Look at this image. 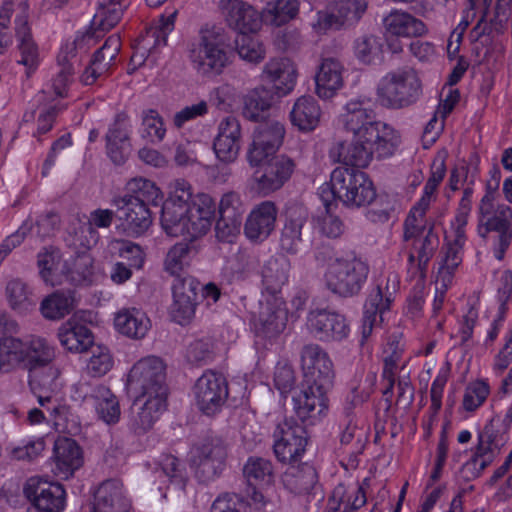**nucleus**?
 Wrapping results in <instances>:
<instances>
[{"instance_id": "f257e3e1", "label": "nucleus", "mask_w": 512, "mask_h": 512, "mask_svg": "<svg viewBox=\"0 0 512 512\" xmlns=\"http://www.w3.org/2000/svg\"><path fill=\"white\" fill-rule=\"evenodd\" d=\"M376 101L366 95L350 99L340 115L346 131L352 133L353 140L349 146L337 144L331 154L337 150V161L358 167H367L374 155L379 159L392 156L400 139L396 130L377 119Z\"/></svg>"}, {"instance_id": "f03ea898", "label": "nucleus", "mask_w": 512, "mask_h": 512, "mask_svg": "<svg viewBox=\"0 0 512 512\" xmlns=\"http://www.w3.org/2000/svg\"><path fill=\"white\" fill-rule=\"evenodd\" d=\"M214 214V200L210 195L202 193L195 196L192 208L165 201L160 221L167 235L182 236L193 241L209 231Z\"/></svg>"}, {"instance_id": "7ed1b4c3", "label": "nucleus", "mask_w": 512, "mask_h": 512, "mask_svg": "<svg viewBox=\"0 0 512 512\" xmlns=\"http://www.w3.org/2000/svg\"><path fill=\"white\" fill-rule=\"evenodd\" d=\"M55 358V350L45 338L30 335L0 337V373H10L23 365L31 373L46 375V368Z\"/></svg>"}, {"instance_id": "20e7f679", "label": "nucleus", "mask_w": 512, "mask_h": 512, "mask_svg": "<svg viewBox=\"0 0 512 512\" xmlns=\"http://www.w3.org/2000/svg\"><path fill=\"white\" fill-rule=\"evenodd\" d=\"M369 274V265L354 252L329 258L324 274L326 288L339 297L358 295Z\"/></svg>"}, {"instance_id": "39448f33", "label": "nucleus", "mask_w": 512, "mask_h": 512, "mask_svg": "<svg viewBox=\"0 0 512 512\" xmlns=\"http://www.w3.org/2000/svg\"><path fill=\"white\" fill-rule=\"evenodd\" d=\"M226 37L216 27H203L188 45V58L201 75H219L229 63Z\"/></svg>"}, {"instance_id": "423d86ee", "label": "nucleus", "mask_w": 512, "mask_h": 512, "mask_svg": "<svg viewBox=\"0 0 512 512\" xmlns=\"http://www.w3.org/2000/svg\"><path fill=\"white\" fill-rule=\"evenodd\" d=\"M335 168L330 177L331 194L348 207H363L376 198V190L368 175L358 166L344 164ZM326 188H322L324 193Z\"/></svg>"}, {"instance_id": "0eeeda50", "label": "nucleus", "mask_w": 512, "mask_h": 512, "mask_svg": "<svg viewBox=\"0 0 512 512\" xmlns=\"http://www.w3.org/2000/svg\"><path fill=\"white\" fill-rule=\"evenodd\" d=\"M58 376L59 372L56 368L48 367L46 375L35 373L29 384L39 405L48 413L55 428L62 432L75 433L79 430L78 418L72 413L69 406L58 403L57 399L52 396L57 388Z\"/></svg>"}, {"instance_id": "6e6552de", "label": "nucleus", "mask_w": 512, "mask_h": 512, "mask_svg": "<svg viewBox=\"0 0 512 512\" xmlns=\"http://www.w3.org/2000/svg\"><path fill=\"white\" fill-rule=\"evenodd\" d=\"M421 95V82L412 68L388 73L377 88L380 104L389 109H402L414 104Z\"/></svg>"}, {"instance_id": "1a4fd4ad", "label": "nucleus", "mask_w": 512, "mask_h": 512, "mask_svg": "<svg viewBox=\"0 0 512 512\" xmlns=\"http://www.w3.org/2000/svg\"><path fill=\"white\" fill-rule=\"evenodd\" d=\"M165 366L162 360L155 356L140 359L131 368L127 389L136 397V405L144 398L157 397L167 398V387L165 384Z\"/></svg>"}, {"instance_id": "9d476101", "label": "nucleus", "mask_w": 512, "mask_h": 512, "mask_svg": "<svg viewBox=\"0 0 512 512\" xmlns=\"http://www.w3.org/2000/svg\"><path fill=\"white\" fill-rule=\"evenodd\" d=\"M273 450L278 461L292 464L305 452L307 432L293 419H284L273 433Z\"/></svg>"}, {"instance_id": "9b49d317", "label": "nucleus", "mask_w": 512, "mask_h": 512, "mask_svg": "<svg viewBox=\"0 0 512 512\" xmlns=\"http://www.w3.org/2000/svg\"><path fill=\"white\" fill-rule=\"evenodd\" d=\"M284 135V125L278 121L270 120L258 124L247 150L246 158L249 165L259 166L275 155L283 143Z\"/></svg>"}, {"instance_id": "f8f14e48", "label": "nucleus", "mask_w": 512, "mask_h": 512, "mask_svg": "<svg viewBox=\"0 0 512 512\" xmlns=\"http://www.w3.org/2000/svg\"><path fill=\"white\" fill-rule=\"evenodd\" d=\"M257 167L252 176L255 189L263 195H268L282 188L290 180L296 164L292 158L280 154L269 157Z\"/></svg>"}, {"instance_id": "ddd939ff", "label": "nucleus", "mask_w": 512, "mask_h": 512, "mask_svg": "<svg viewBox=\"0 0 512 512\" xmlns=\"http://www.w3.org/2000/svg\"><path fill=\"white\" fill-rule=\"evenodd\" d=\"M304 385L329 391L333 386V364L327 353L317 344H308L301 351Z\"/></svg>"}, {"instance_id": "4468645a", "label": "nucleus", "mask_w": 512, "mask_h": 512, "mask_svg": "<svg viewBox=\"0 0 512 512\" xmlns=\"http://www.w3.org/2000/svg\"><path fill=\"white\" fill-rule=\"evenodd\" d=\"M197 407L206 415H213L220 410L228 397L225 378L214 371H206L193 387Z\"/></svg>"}, {"instance_id": "2eb2a0df", "label": "nucleus", "mask_w": 512, "mask_h": 512, "mask_svg": "<svg viewBox=\"0 0 512 512\" xmlns=\"http://www.w3.org/2000/svg\"><path fill=\"white\" fill-rule=\"evenodd\" d=\"M496 232L495 257L502 260L512 240V209L499 204L494 210L479 215V234L485 238L489 232Z\"/></svg>"}, {"instance_id": "dca6fc26", "label": "nucleus", "mask_w": 512, "mask_h": 512, "mask_svg": "<svg viewBox=\"0 0 512 512\" xmlns=\"http://www.w3.org/2000/svg\"><path fill=\"white\" fill-rule=\"evenodd\" d=\"M24 494L39 511L62 512L65 508L66 492L60 483L31 477L25 484Z\"/></svg>"}, {"instance_id": "f3484780", "label": "nucleus", "mask_w": 512, "mask_h": 512, "mask_svg": "<svg viewBox=\"0 0 512 512\" xmlns=\"http://www.w3.org/2000/svg\"><path fill=\"white\" fill-rule=\"evenodd\" d=\"M227 458V445L220 437H211L197 447L196 476L202 482H209L224 470Z\"/></svg>"}, {"instance_id": "a211bd4d", "label": "nucleus", "mask_w": 512, "mask_h": 512, "mask_svg": "<svg viewBox=\"0 0 512 512\" xmlns=\"http://www.w3.org/2000/svg\"><path fill=\"white\" fill-rule=\"evenodd\" d=\"M113 206L117 209V219L120 227L129 236L137 237L144 234L152 224V215L148 208L138 200L115 197Z\"/></svg>"}, {"instance_id": "6ab92c4d", "label": "nucleus", "mask_w": 512, "mask_h": 512, "mask_svg": "<svg viewBox=\"0 0 512 512\" xmlns=\"http://www.w3.org/2000/svg\"><path fill=\"white\" fill-rule=\"evenodd\" d=\"M367 9L366 0H337L330 12L319 11L315 28L320 31L340 29L357 23Z\"/></svg>"}, {"instance_id": "aec40b11", "label": "nucleus", "mask_w": 512, "mask_h": 512, "mask_svg": "<svg viewBox=\"0 0 512 512\" xmlns=\"http://www.w3.org/2000/svg\"><path fill=\"white\" fill-rule=\"evenodd\" d=\"M219 9L228 25L240 34L255 33L264 22L263 14L243 0H220Z\"/></svg>"}, {"instance_id": "412c9836", "label": "nucleus", "mask_w": 512, "mask_h": 512, "mask_svg": "<svg viewBox=\"0 0 512 512\" xmlns=\"http://www.w3.org/2000/svg\"><path fill=\"white\" fill-rule=\"evenodd\" d=\"M199 285V282L189 275L178 276L174 279L171 313L178 323L184 324L194 317Z\"/></svg>"}, {"instance_id": "4be33fe9", "label": "nucleus", "mask_w": 512, "mask_h": 512, "mask_svg": "<svg viewBox=\"0 0 512 512\" xmlns=\"http://www.w3.org/2000/svg\"><path fill=\"white\" fill-rule=\"evenodd\" d=\"M308 326L321 341H341L347 338L350 332L344 315L326 309L311 311Z\"/></svg>"}, {"instance_id": "5701e85b", "label": "nucleus", "mask_w": 512, "mask_h": 512, "mask_svg": "<svg viewBox=\"0 0 512 512\" xmlns=\"http://www.w3.org/2000/svg\"><path fill=\"white\" fill-rule=\"evenodd\" d=\"M327 390L315 386L304 385L302 390L292 397L293 410L296 416L310 425L319 421L328 409Z\"/></svg>"}, {"instance_id": "b1692460", "label": "nucleus", "mask_w": 512, "mask_h": 512, "mask_svg": "<svg viewBox=\"0 0 512 512\" xmlns=\"http://www.w3.org/2000/svg\"><path fill=\"white\" fill-rule=\"evenodd\" d=\"M131 501L123 483L118 479L101 482L93 493L90 512H129Z\"/></svg>"}, {"instance_id": "393cba45", "label": "nucleus", "mask_w": 512, "mask_h": 512, "mask_svg": "<svg viewBox=\"0 0 512 512\" xmlns=\"http://www.w3.org/2000/svg\"><path fill=\"white\" fill-rule=\"evenodd\" d=\"M95 45L94 34L85 32L78 35L73 43L67 44L62 48L58 55V63L61 66L57 76L53 79L52 86L56 95L63 96L74 74V64L71 60L76 56V51H87L91 46Z\"/></svg>"}, {"instance_id": "a878e982", "label": "nucleus", "mask_w": 512, "mask_h": 512, "mask_svg": "<svg viewBox=\"0 0 512 512\" xmlns=\"http://www.w3.org/2000/svg\"><path fill=\"white\" fill-rule=\"evenodd\" d=\"M411 250L408 252V272L412 277L419 276L424 279L429 261L433 258L439 246V238L429 227L428 232L421 236L413 237Z\"/></svg>"}, {"instance_id": "bb28decb", "label": "nucleus", "mask_w": 512, "mask_h": 512, "mask_svg": "<svg viewBox=\"0 0 512 512\" xmlns=\"http://www.w3.org/2000/svg\"><path fill=\"white\" fill-rule=\"evenodd\" d=\"M53 460L55 475L62 479H68L84 463L82 448L74 439L59 437L54 443Z\"/></svg>"}, {"instance_id": "cd10ccee", "label": "nucleus", "mask_w": 512, "mask_h": 512, "mask_svg": "<svg viewBox=\"0 0 512 512\" xmlns=\"http://www.w3.org/2000/svg\"><path fill=\"white\" fill-rule=\"evenodd\" d=\"M297 69L288 58H272L265 63L260 75L262 81L270 83L279 96L289 94L296 85Z\"/></svg>"}, {"instance_id": "c85d7f7f", "label": "nucleus", "mask_w": 512, "mask_h": 512, "mask_svg": "<svg viewBox=\"0 0 512 512\" xmlns=\"http://www.w3.org/2000/svg\"><path fill=\"white\" fill-rule=\"evenodd\" d=\"M290 261L284 255L270 257L261 269L263 298H283L282 288L287 284Z\"/></svg>"}, {"instance_id": "c756f323", "label": "nucleus", "mask_w": 512, "mask_h": 512, "mask_svg": "<svg viewBox=\"0 0 512 512\" xmlns=\"http://www.w3.org/2000/svg\"><path fill=\"white\" fill-rule=\"evenodd\" d=\"M19 13L15 18V33L18 40V50L20 51L21 58L18 60L19 64L27 67V76H30L39 63V50L37 44L34 42L30 27L28 25V12L27 5L20 3L18 5Z\"/></svg>"}, {"instance_id": "7c9ffc66", "label": "nucleus", "mask_w": 512, "mask_h": 512, "mask_svg": "<svg viewBox=\"0 0 512 512\" xmlns=\"http://www.w3.org/2000/svg\"><path fill=\"white\" fill-rule=\"evenodd\" d=\"M394 292L395 285H393L392 291L389 290L388 285H386L385 291L378 285L369 293L364 304L362 319L363 339H367L371 335L373 328L382 322L383 313L389 310Z\"/></svg>"}, {"instance_id": "2f4dec72", "label": "nucleus", "mask_w": 512, "mask_h": 512, "mask_svg": "<svg viewBox=\"0 0 512 512\" xmlns=\"http://www.w3.org/2000/svg\"><path fill=\"white\" fill-rule=\"evenodd\" d=\"M277 214V207L272 201H263L256 205L245 222L246 237L252 241H263L268 238L275 228Z\"/></svg>"}, {"instance_id": "473e14b6", "label": "nucleus", "mask_w": 512, "mask_h": 512, "mask_svg": "<svg viewBox=\"0 0 512 512\" xmlns=\"http://www.w3.org/2000/svg\"><path fill=\"white\" fill-rule=\"evenodd\" d=\"M120 49V36L118 34L109 36L103 45L93 54L90 65L81 76L82 82L85 85H92L99 77L107 73L114 64Z\"/></svg>"}, {"instance_id": "72a5a7b5", "label": "nucleus", "mask_w": 512, "mask_h": 512, "mask_svg": "<svg viewBox=\"0 0 512 512\" xmlns=\"http://www.w3.org/2000/svg\"><path fill=\"white\" fill-rule=\"evenodd\" d=\"M259 331L267 338L280 335L286 328L288 312L283 298H263L260 301Z\"/></svg>"}, {"instance_id": "f704fd0d", "label": "nucleus", "mask_w": 512, "mask_h": 512, "mask_svg": "<svg viewBox=\"0 0 512 512\" xmlns=\"http://www.w3.org/2000/svg\"><path fill=\"white\" fill-rule=\"evenodd\" d=\"M345 68L335 57L322 58L316 74V93L320 98H332L344 85Z\"/></svg>"}, {"instance_id": "c9c22d12", "label": "nucleus", "mask_w": 512, "mask_h": 512, "mask_svg": "<svg viewBox=\"0 0 512 512\" xmlns=\"http://www.w3.org/2000/svg\"><path fill=\"white\" fill-rule=\"evenodd\" d=\"M129 135L130 125L125 116L117 115L105 136L107 155L117 165L123 164L131 151Z\"/></svg>"}, {"instance_id": "e433bc0d", "label": "nucleus", "mask_w": 512, "mask_h": 512, "mask_svg": "<svg viewBox=\"0 0 512 512\" xmlns=\"http://www.w3.org/2000/svg\"><path fill=\"white\" fill-rule=\"evenodd\" d=\"M166 409V399L150 397L144 398L136 405L134 400L131 408L130 428L136 434H143L150 430L155 421Z\"/></svg>"}, {"instance_id": "4c0bfd02", "label": "nucleus", "mask_w": 512, "mask_h": 512, "mask_svg": "<svg viewBox=\"0 0 512 512\" xmlns=\"http://www.w3.org/2000/svg\"><path fill=\"white\" fill-rule=\"evenodd\" d=\"M386 34L397 37H421L427 33V27L420 19L407 12L391 11L384 19Z\"/></svg>"}, {"instance_id": "58836bf2", "label": "nucleus", "mask_w": 512, "mask_h": 512, "mask_svg": "<svg viewBox=\"0 0 512 512\" xmlns=\"http://www.w3.org/2000/svg\"><path fill=\"white\" fill-rule=\"evenodd\" d=\"M284 487L295 495L309 494L318 483L316 469L308 464L293 465L284 472L282 476Z\"/></svg>"}, {"instance_id": "ea45409f", "label": "nucleus", "mask_w": 512, "mask_h": 512, "mask_svg": "<svg viewBox=\"0 0 512 512\" xmlns=\"http://www.w3.org/2000/svg\"><path fill=\"white\" fill-rule=\"evenodd\" d=\"M321 118V108L317 100L310 95L299 97L290 111V121L302 132L316 129Z\"/></svg>"}, {"instance_id": "a19ab883", "label": "nucleus", "mask_w": 512, "mask_h": 512, "mask_svg": "<svg viewBox=\"0 0 512 512\" xmlns=\"http://www.w3.org/2000/svg\"><path fill=\"white\" fill-rule=\"evenodd\" d=\"M85 397L93 402L99 418L106 424H115L119 421L121 415L119 401L108 387L93 386Z\"/></svg>"}, {"instance_id": "79ce46f5", "label": "nucleus", "mask_w": 512, "mask_h": 512, "mask_svg": "<svg viewBox=\"0 0 512 512\" xmlns=\"http://www.w3.org/2000/svg\"><path fill=\"white\" fill-rule=\"evenodd\" d=\"M114 323L121 334L132 339L144 338L151 328L150 319L137 308L119 311L115 316Z\"/></svg>"}, {"instance_id": "37998d69", "label": "nucleus", "mask_w": 512, "mask_h": 512, "mask_svg": "<svg viewBox=\"0 0 512 512\" xmlns=\"http://www.w3.org/2000/svg\"><path fill=\"white\" fill-rule=\"evenodd\" d=\"M37 266L41 278L48 284L56 285L61 283V277L67 273V261H62L60 250L44 247L37 255Z\"/></svg>"}, {"instance_id": "c03bdc74", "label": "nucleus", "mask_w": 512, "mask_h": 512, "mask_svg": "<svg viewBox=\"0 0 512 512\" xmlns=\"http://www.w3.org/2000/svg\"><path fill=\"white\" fill-rule=\"evenodd\" d=\"M61 345L71 352L86 351L93 343L91 331L84 325L67 322L58 331Z\"/></svg>"}, {"instance_id": "a18cd8bd", "label": "nucleus", "mask_w": 512, "mask_h": 512, "mask_svg": "<svg viewBox=\"0 0 512 512\" xmlns=\"http://www.w3.org/2000/svg\"><path fill=\"white\" fill-rule=\"evenodd\" d=\"M299 12L297 0H274L268 2L263 9V21L265 24L280 27L294 19Z\"/></svg>"}, {"instance_id": "49530a36", "label": "nucleus", "mask_w": 512, "mask_h": 512, "mask_svg": "<svg viewBox=\"0 0 512 512\" xmlns=\"http://www.w3.org/2000/svg\"><path fill=\"white\" fill-rule=\"evenodd\" d=\"M126 9L127 6L118 3L108 4L97 1V8L92 21L95 31H89L94 34L95 43L100 37L97 31L107 32L114 28L121 21Z\"/></svg>"}, {"instance_id": "de8ad7c7", "label": "nucleus", "mask_w": 512, "mask_h": 512, "mask_svg": "<svg viewBox=\"0 0 512 512\" xmlns=\"http://www.w3.org/2000/svg\"><path fill=\"white\" fill-rule=\"evenodd\" d=\"M74 303L75 299L72 291H57L41 302L40 310L46 319L58 320L73 310Z\"/></svg>"}, {"instance_id": "09e8293b", "label": "nucleus", "mask_w": 512, "mask_h": 512, "mask_svg": "<svg viewBox=\"0 0 512 512\" xmlns=\"http://www.w3.org/2000/svg\"><path fill=\"white\" fill-rule=\"evenodd\" d=\"M128 193L122 198L138 200V202L149 205H158L162 200L160 189L154 182L145 178L131 179L126 185Z\"/></svg>"}, {"instance_id": "8fccbe9b", "label": "nucleus", "mask_w": 512, "mask_h": 512, "mask_svg": "<svg viewBox=\"0 0 512 512\" xmlns=\"http://www.w3.org/2000/svg\"><path fill=\"white\" fill-rule=\"evenodd\" d=\"M196 253L194 245L186 242L176 243L166 255L164 263L166 271L174 275L175 278L181 276L180 273L189 266Z\"/></svg>"}, {"instance_id": "3c124183", "label": "nucleus", "mask_w": 512, "mask_h": 512, "mask_svg": "<svg viewBox=\"0 0 512 512\" xmlns=\"http://www.w3.org/2000/svg\"><path fill=\"white\" fill-rule=\"evenodd\" d=\"M273 101V95L269 89L264 86L256 87L244 97V116L253 121H257L262 112L267 111Z\"/></svg>"}, {"instance_id": "603ef678", "label": "nucleus", "mask_w": 512, "mask_h": 512, "mask_svg": "<svg viewBox=\"0 0 512 512\" xmlns=\"http://www.w3.org/2000/svg\"><path fill=\"white\" fill-rule=\"evenodd\" d=\"M427 203L418 201L409 212L404 222V241L409 242L413 237L421 236L428 232L429 227L426 219Z\"/></svg>"}, {"instance_id": "864d4df0", "label": "nucleus", "mask_w": 512, "mask_h": 512, "mask_svg": "<svg viewBox=\"0 0 512 512\" xmlns=\"http://www.w3.org/2000/svg\"><path fill=\"white\" fill-rule=\"evenodd\" d=\"M93 274V258L88 251H79L76 256L67 261V273L64 277L72 284L79 285Z\"/></svg>"}, {"instance_id": "5fc2aeb1", "label": "nucleus", "mask_w": 512, "mask_h": 512, "mask_svg": "<svg viewBox=\"0 0 512 512\" xmlns=\"http://www.w3.org/2000/svg\"><path fill=\"white\" fill-rule=\"evenodd\" d=\"M158 469L171 484L183 490L187 482V471L185 464L171 454L161 455L158 460Z\"/></svg>"}, {"instance_id": "6e6d98bb", "label": "nucleus", "mask_w": 512, "mask_h": 512, "mask_svg": "<svg viewBox=\"0 0 512 512\" xmlns=\"http://www.w3.org/2000/svg\"><path fill=\"white\" fill-rule=\"evenodd\" d=\"M248 485L268 483L272 479L273 468L269 460L262 457H249L243 468Z\"/></svg>"}, {"instance_id": "4d7b16f0", "label": "nucleus", "mask_w": 512, "mask_h": 512, "mask_svg": "<svg viewBox=\"0 0 512 512\" xmlns=\"http://www.w3.org/2000/svg\"><path fill=\"white\" fill-rule=\"evenodd\" d=\"M6 296L11 308L20 312L26 311L34 305L32 293L27 285L19 279L8 282Z\"/></svg>"}, {"instance_id": "13d9d810", "label": "nucleus", "mask_w": 512, "mask_h": 512, "mask_svg": "<svg viewBox=\"0 0 512 512\" xmlns=\"http://www.w3.org/2000/svg\"><path fill=\"white\" fill-rule=\"evenodd\" d=\"M235 45L240 58L247 62L259 63L265 57L266 52L263 45L249 33L238 35L235 39Z\"/></svg>"}, {"instance_id": "bf43d9fd", "label": "nucleus", "mask_w": 512, "mask_h": 512, "mask_svg": "<svg viewBox=\"0 0 512 512\" xmlns=\"http://www.w3.org/2000/svg\"><path fill=\"white\" fill-rule=\"evenodd\" d=\"M354 49L360 61L370 64L379 59L382 51V42L377 36L362 35L355 40Z\"/></svg>"}, {"instance_id": "052dcab7", "label": "nucleus", "mask_w": 512, "mask_h": 512, "mask_svg": "<svg viewBox=\"0 0 512 512\" xmlns=\"http://www.w3.org/2000/svg\"><path fill=\"white\" fill-rule=\"evenodd\" d=\"M489 393L490 388L485 381L477 380L469 383L463 396V408L469 412L475 411L485 402Z\"/></svg>"}, {"instance_id": "680f3d73", "label": "nucleus", "mask_w": 512, "mask_h": 512, "mask_svg": "<svg viewBox=\"0 0 512 512\" xmlns=\"http://www.w3.org/2000/svg\"><path fill=\"white\" fill-rule=\"evenodd\" d=\"M114 361L110 350L104 346L92 348V355L87 364V370L93 377H101L113 367Z\"/></svg>"}, {"instance_id": "e2e57ef3", "label": "nucleus", "mask_w": 512, "mask_h": 512, "mask_svg": "<svg viewBox=\"0 0 512 512\" xmlns=\"http://www.w3.org/2000/svg\"><path fill=\"white\" fill-rule=\"evenodd\" d=\"M142 136L150 139L151 142H160L164 139L166 129L163 118L154 109L145 110L142 114Z\"/></svg>"}, {"instance_id": "0e129e2a", "label": "nucleus", "mask_w": 512, "mask_h": 512, "mask_svg": "<svg viewBox=\"0 0 512 512\" xmlns=\"http://www.w3.org/2000/svg\"><path fill=\"white\" fill-rule=\"evenodd\" d=\"M65 241L76 250L88 251L97 242V232L92 227L79 225L68 232Z\"/></svg>"}, {"instance_id": "69168bd1", "label": "nucleus", "mask_w": 512, "mask_h": 512, "mask_svg": "<svg viewBox=\"0 0 512 512\" xmlns=\"http://www.w3.org/2000/svg\"><path fill=\"white\" fill-rule=\"evenodd\" d=\"M302 219H290L282 229L280 245L288 253H296L301 243Z\"/></svg>"}, {"instance_id": "338daca9", "label": "nucleus", "mask_w": 512, "mask_h": 512, "mask_svg": "<svg viewBox=\"0 0 512 512\" xmlns=\"http://www.w3.org/2000/svg\"><path fill=\"white\" fill-rule=\"evenodd\" d=\"M274 386L282 396H287L296 384V376L293 367L284 361L277 363L274 370Z\"/></svg>"}, {"instance_id": "774afa93", "label": "nucleus", "mask_w": 512, "mask_h": 512, "mask_svg": "<svg viewBox=\"0 0 512 512\" xmlns=\"http://www.w3.org/2000/svg\"><path fill=\"white\" fill-rule=\"evenodd\" d=\"M346 414L347 424L345 430L341 434V443L344 445L353 444L355 445V449L352 452L360 453L364 448V433L361 429L357 427V424L354 423V419L352 416V409L350 406L344 408Z\"/></svg>"}]
</instances>
